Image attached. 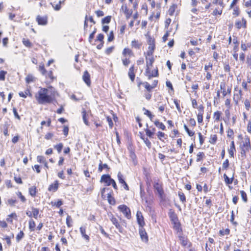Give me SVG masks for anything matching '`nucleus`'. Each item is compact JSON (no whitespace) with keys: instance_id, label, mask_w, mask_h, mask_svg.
I'll return each instance as SVG.
<instances>
[{"instance_id":"f257e3e1","label":"nucleus","mask_w":251,"mask_h":251,"mask_svg":"<svg viewBox=\"0 0 251 251\" xmlns=\"http://www.w3.org/2000/svg\"><path fill=\"white\" fill-rule=\"evenodd\" d=\"M57 92L53 91L49 94L48 89L40 88L35 94V98L39 104L44 105L52 103L56 101Z\"/></svg>"},{"instance_id":"f03ea898","label":"nucleus","mask_w":251,"mask_h":251,"mask_svg":"<svg viewBox=\"0 0 251 251\" xmlns=\"http://www.w3.org/2000/svg\"><path fill=\"white\" fill-rule=\"evenodd\" d=\"M158 84V80H154L151 84H150L147 81L139 82L138 83V87H139L141 85L145 88L143 91V96L147 100H150L152 96L153 90L156 88Z\"/></svg>"},{"instance_id":"7ed1b4c3","label":"nucleus","mask_w":251,"mask_h":251,"mask_svg":"<svg viewBox=\"0 0 251 251\" xmlns=\"http://www.w3.org/2000/svg\"><path fill=\"white\" fill-rule=\"evenodd\" d=\"M168 215L172 224L173 228L176 233H182L183 232L182 225L175 210L172 209H169Z\"/></svg>"},{"instance_id":"20e7f679","label":"nucleus","mask_w":251,"mask_h":251,"mask_svg":"<svg viewBox=\"0 0 251 251\" xmlns=\"http://www.w3.org/2000/svg\"><path fill=\"white\" fill-rule=\"evenodd\" d=\"M192 107L198 110L197 113V121L199 125H202L203 122V114L204 113V106L202 103L198 105V102L196 99L191 98Z\"/></svg>"},{"instance_id":"39448f33","label":"nucleus","mask_w":251,"mask_h":251,"mask_svg":"<svg viewBox=\"0 0 251 251\" xmlns=\"http://www.w3.org/2000/svg\"><path fill=\"white\" fill-rule=\"evenodd\" d=\"M110 220L118 230L119 232L124 233L125 232V228L126 227L127 223L125 220L122 219L121 217L118 219L114 215H112L110 218Z\"/></svg>"},{"instance_id":"423d86ee","label":"nucleus","mask_w":251,"mask_h":251,"mask_svg":"<svg viewBox=\"0 0 251 251\" xmlns=\"http://www.w3.org/2000/svg\"><path fill=\"white\" fill-rule=\"evenodd\" d=\"M241 156L243 159L246 158L247 153L251 151L250 138L248 136H245L243 143L240 145Z\"/></svg>"},{"instance_id":"0eeeda50","label":"nucleus","mask_w":251,"mask_h":251,"mask_svg":"<svg viewBox=\"0 0 251 251\" xmlns=\"http://www.w3.org/2000/svg\"><path fill=\"white\" fill-rule=\"evenodd\" d=\"M153 188L155 191L157 193L160 202H164L166 201V194L163 189V184L162 182H159L158 181L154 182L153 184Z\"/></svg>"},{"instance_id":"6e6552de","label":"nucleus","mask_w":251,"mask_h":251,"mask_svg":"<svg viewBox=\"0 0 251 251\" xmlns=\"http://www.w3.org/2000/svg\"><path fill=\"white\" fill-rule=\"evenodd\" d=\"M212 3L213 4H218L213 10L212 14L214 16H221L223 13V9L225 7V4L223 0H213Z\"/></svg>"},{"instance_id":"1a4fd4ad","label":"nucleus","mask_w":251,"mask_h":251,"mask_svg":"<svg viewBox=\"0 0 251 251\" xmlns=\"http://www.w3.org/2000/svg\"><path fill=\"white\" fill-rule=\"evenodd\" d=\"M147 39V42L149 45L148 50L146 52L147 55H151L154 53L155 49V39L148 33L146 35Z\"/></svg>"},{"instance_id":"9d476101","label":"nucleus","mask_w":251,"mask_h":251,"mask_svg":"<svg viewBox=\"0 0 251 251\" xmlns=\"http://www.w3.org/2000/svg\"><path fill=\"white\" fill-rule=\"evenodd\" d=\"M151 67L146 68L145 75L147 77L148 79H151L152 77H158L159 70L157 67H156L153 70H151Z\"/></svg>"},{"instance_id":"9b49d317","label":"nucleus","mask_w":251,"mask_h":251,"mask_svg":"<svg viewBox=\"0 0 251 251\" xmlns=\"http://www.w3.org/2000/svg\"><path fill=\"white\" fill-rule=\"evenodd\" d=\"M133 9L130 8L127 3H124L122 5L121 7V11H122L126 19L130 18L133 14Z\"/></svg>"},{"instance_id":"f8f14e48","label":"nucleus","mask_w":251,"mask_h":251,"mask_svg":"<svg viewBox=\"0 0 251 251\" xmlns=\"http://www.w3.org/2000/svg\"><path fill=\"white\" fill-rule=\"evenodd\" d=\"M118 209L123 213L124 216L127 219H131V212L130 208L125 204H121L118 206Z\"/></svg>"},{"instance_id":"ddd939ff","label":"nucleus","mask_w":251,"mask_h":251,"mask_svg":"<svg viewBox=\"0 0 251 251\" xmlns=\"http://www.w3.org/2000/svg\"><path fill=\"white\" fill-rule=\"evenodd\" d=\"M178 234V238L179 243L183 247L190 248L192 247V243L189 241L186 236L183 235V232L182 233Z\"/></svg>"},{"instance_id":"4468645a","label":"nucleus","mask_w":251,"mask_h":251,"mask_svg":"<svg viewBox=\"0 0 251 251\" xmlns=\"http://www.w3.org/2000/svg\"><path fill=\"white\" fill-rule=\"evenodd\" d=\"M39 212V208L32 206L30 207V210L27 209L26 211L25 214L30 219L34 218V219H37L38 217Z\"/></svg>"},{"instance_id":"2eb2a0df","label":"nucleus","mask_w":251,"mask_h":251,"mask_svg":"<svg viewBox=\"0 0 251 251\" xmlns=\"http://www.w3.org/2000/svg\"><path fill=\"white\" fill-rule=\"evenodd\" d=\"M220 87L221 93L224 97L227 95L230 96L231 93V87L226 86L225 82L223 81L220 83Z\"/></svg>"},{"instance_id":"dca6fc26","label":"nucleus","mask_w":251,"mask_h":251,"mask_svg":"<svg viewBox=\"0 0 251 251\" xmlns=\"http://www.w3.org/2000/svg\"><path fill=\"white\" fill-rule=\"evenodd\" d=\"M49 16L47 14L38 15L36 17V22L38 25L45 26L48 24Z\"/></svg>"},{"instance_id":"f3484780","label":"nucleus","mask_w":251,"mask_h":251,"mask_svg":"<svg viewBox=\"0 0 251 251\" xmlns=\"http://www.w3.org/2000/svg\"><path fill=\"white\" fill-rule=\"evenodd\" d=\"M234 90L235 92L233 94V99L235 103L238 104L239 101L242 99V91L237 86L234 87Z\"/></svg>"},{"instance_id":"a211bd4d","label":"nucleus","mask_w":251,"mask_h":251,"mask_svg":"<svg viewBox=\"0 0 251 251\" xmlns=\"http://www.w3.org/2000/svg\"><path fill=\"white\" fill-rule=\"evenodd\" d=\"M136 220L139 227H144L146 225L144 217L141 211H137L136 214Z\"/></svg>"},{"instance_id":"6ab92c4d","label":"nucleus","mask_w":251,"mask_h":251,"mask_svg":"<svg viewBox=\"0 0 251 251\" xmlns=\"http://www.w3.org/2000/svg\"><path fill=\"white\" fill-rule=\"evenodd\" d=\"M139 234L141 240L145 242L148 243L149 241V237L147 232L144 227H139Z\"/></svg>"},{"instance_id":"aec40b11","label":"nucleus","mask_w":251,"mask_h":251,"mask_svg":"<svg viewBox=\"0 0 251 251\" xmlns=\"http://www.w3.org/2000/svg\"><path fill=\"white\" fill-rule=\"evenodd\" d=\"M117 177L119 181V182L123 186L124 189L126 191L129 190V187L127 184V183L125 180V178L123 175L121 173V172H118L117 174Z\"/></svg>"},{"instance_id":"412c9836","label":"nucleus","mask_w":251,"mask_h":251,"mask_svg":"<svg viewBox=\"0 0 251 251\" xmlns=\"http://www.w3.org/2000/svg\"><path fill=\"white\" fill-rule=\"evenodd\" d=\"M235 26L238 29L242 28L245 29L247 27V20L244 17L242 18L241 20H237L235 23Z\"/></svg>"},{"instance_id":"4be33fe9","label":"nucleus","mask_w":251,"mask_h":251,"mask_svg":"<svg viewBox=\"0 0 251 251\" xmlns=\"http://www.w3.org/2000/svg\"><path fill=\"white\" fill-rule=\"evenodd\" d=\"M156 135L158 140L161 142L165 143L168 140V137L167 134L162 130H159L156 133Z\"/></svg>"},{"instance_id":"5701e85b","label":"nucleus","mask_w":251,"mask_h":251,"mask_svg":"<svg viewBox=\"0 0 251 251\" xmlns=\"http://www.w3.org/2000/svg\"><path fill=\"white\" fill-rule=\"evenodd\" d=\"M38 163L43 165L46 170L49 169V166L46 157L43 155H38L36 157Z\"/></svg>"},{"instance_id":"b1692460","label":"nucleus","mask_w":251,"mask_h":251,"mask_svg":"<svg viewBox=\"0 0 251 251\" xmlns=\"http://www.w3.org/2000/svg\"><path fill=\"white\" fill-rule=\"evenodd\" d=\"M137 71V69L135 68L134 65H131L129 68L128 76L132 82H133L135 80V74Z\"/></svg>"},{"instance_id":"393cba45","label":"nucleus","mask_w":251,"mask_h":251,"mask_svg":"<svg viewBox=\"0 0 251 251\" xmlns=\"http://www.w3.org/2000/svg\"><path fill=\"white\" fill-rule=\"evenodd\" d=\"M113 179L109 175L104 174L101 176L100 182L104 183L107 186H109Z\"/></svg>"},{"instance_id":"a878e982","label":"nucleus","mask_w":251,"mask_h":251,"mask_svg":"<svg viewBox=\"0 0 251 251\" xmlns=\"http://www.w3.org/2000/svg\"><path fill=\"white\" fill-rule=\"evenodd\" d=\"M89 21L90 22L92 23L94 25L96 24V22L94 21L92 16L88 17L87 15H86L85 17V21L84 23V30L85 34H86L90 30L88 29V21Z\"/></svg>"},{"instance_id":"bb28decb","label":"nucleus","mask_w":251,"mask_h":251,"mask_svg":"<svg viewBox=\"0 0 251 251\" xmlns=\"http://www.w3.org/2000/svg\"><path fill=\"white\" fill-rule=\"evenodd\" d=\"M146 58V68L151 67L155 61V58L153 56V53L151 55H147L146 52L145 53Z\"/></svg>"},{"instance_id":"cd10ccee","label":"nucleus","mask_w":251,"mask_h":251,"mask_svg":"<svg viewBox=\"0 0 251 251\" xmlns=\"http://www.w3.org/2000/svg\"><path fill=\"white\" fill-rule=\"evenodd\" d=\"M227 151L230 158H234L236 151L234 141H231L230 146L227 149Z\"/></svg>"},{"instance_id":"c85d7f7f","label":"nucleus","mask_w":251,"mask_h":251,"mask_svg":"<svg viewBox=\"0 0 251 251\" xmlns=\"http://www.w3.org/2000/svg\"><path fill=\"white\" fill-rule=\"evenodd\" d=\"M79 231L82 238L85 240L86 242L88 243L90 241V237L86 233V227L81 226L79 227Z\"/></svg>"},{"instance_id":"c756f323","label":"nucleus","mask_w":251,"mask_h":251,"mask_svg":"<svg viewBox=\"0 0 251 251\" xmlns=\"http://www.w3.org/2000/svg\"><path fill=\"white\" fill-rule=\"evenodd\" d=\"M104 35L102 33L99 34L96 39L95 41H99L100 44L97 46V49L98 50L101 49L104 46Z\"/></svg>"},{"instance_id":"7c9ffc66","label":"nucleus","mask_w":251,"mask_h":251,"mask_svg":"<svg viewBox=\"0 0 251 251\" xmlns=\"http://www.w3.org/2000/svg\"><path fill=\"white\" fill-rule=\"evenodd\" d=\"M213 119L215 123H218L223 119V113L221 111L216 110L213 114Z\"/></svg>"},{"instance_id":"2f4dec72","label":"nucleus","mask_w":251,"mask_h":251,"mask_svg":"<svg viewBox=\"0 0 251 251\" xmlns=\"http://www.w3.org/2000/svg\"><path fill=\"white\" fill-rule=\"evenodd\" d=\"M196 155V161L202 163L206 158L205 153L204 151H199L195 153Z\"/></svg>"},{"instance_id":"473e14b6","label":"nucleus","mask_w":251,"mask_h":251,"mask_svg":"<svg viewBox=\"0 0 251 251\" xmlns=\"http://www.w3.org/2000/svg\"><path fill=\"white\" fill-rule=\"evenodd\" d=\"M18 220V215L15 212H12L8 214L6 218V220L8 223L10 224H13V221H17Z\"/></svg>"},{"instance_id":"72a5a7b5","label":"nucleus","mask_w":251,"mask_h":251,"mask_svg":"<svg viewBox=\"0 0 251 251\" xmlns=\"http://www.w3.org/2000/svg\"><path fill=\"white\" fill-rule=\"evenodd\" d=\"M59 186V181L56 180L49 186L48 190L50 192H55L58 189Z\"/></svg>"},{"instance_id":"f704fd0d","label":"nucleus","mask_w":251,"mask_h":251,"mask_svg":"<svg viewBox=\"0 0 251 251\" xmlns=\"http://www.w3.org/2000/svg\"><path fill=\"white\" fill-rule=\"evenodd\" d=\"M191 12L196 14H198L199 13L201 14L202 16L203 17V18L207 17V15H203V14L206 12V11H205L204 7H203L202 6H199L198 7V8H193L191 9Z\"/></svg>"},{"instance_id":"c9c22d12","label":"nucleus","mask_w":251,"mask_h":251,"mask_svg":"<svg viewBox=\"0 0 251 251\" xmlns=\"http://www.w3.org/2000/svg\"><path fill=\"white\" fill-rule=\"evenodd\" d=\"M152 122L153 123L154 126L158 129L162 131L166 130V126L164 125L163 123L160 122L159 119H156L155 120L152 121Z\"/></svg>"},{"instance_id":"e433bc0d","label":"nucleus","mask_w":251,"mask_h":251,"mask_svg":"<svg viewBox=\"0 0 251 251\" xmlns=\"http://www.w3.org/2000/svg\"><path fill=\"white\" fill-rule=\"evenodd\" d=\"M82 79L88 86H91V81L90 78V75L87 70L84 71L83 73Z\"/></svg>"},{"instance_id":"4c0bfd02","label":"nucleus","mask_w":251,"mask_h":251,"mask_svg":"<svg viewBox=\"0 0 251 251\" xmlns=\"http://www.w3.org/2000/svg\"><path fill=\"white\" fill-rule=\"evenodd\" d=\"M142 46V43L138 40L133 39L131 42V47L135 50H140Z\"/></svg>"},{"instance_id":"58836bf2","label":"nucleus","mask_w":251,"mask_h":251,"mask_svg":"<svg viewBox=\"0 0 251 251\" xmlns=\"http://www.w3.org/2000/svg\"><path fill=\"white\" fill-rule=\"evenodd\" d=\"M233 52H238L239 47V41L236 36H233L231 44Z\"/></svg>"},{"instance_id":"ea45409f","label":"nucleus","mask_w":251,"mask_h":251,"mask_svg":"<svg viewBox=\"0 0 251 251\" xmlns=\"http://www.w3.org/2000/svg\"><path fill=\"white\" fill-rule=\"evenodd\" d=\"M122 55L124 57H131L133 56L134 54L133 50L131 49L128 47H126L123 49L122 51Z\"/></svg>"},{"instance_id":"a19ab883","label":"nucleus","mask_w":251,"mask_h":251,"mask_svg":"<svg viewBox=\"0 0 251 251\" xmlns=\"http://www.w3.org/2000/svg\"><path fill=\"white\" fill-rule=\"evenodd\" d=\"M139 136L140 138L143 140L146 146L150 149L151 148V143L147 137H145L142 132H139Z\"/></svg>"},{"instance_id":"79ce46f5","label":"nucleus","mask_w":251,"mask_h":251,"mask_svg":"<svg viewBox=\"0 0 251 251\" xmlns=\"http://www.w3.org/2000/svg\"><path fill=\"white\" fill-rule=\"evenodd\" d=\"M151 128H149L147 127L145 129V131L146 132V135L150 138H153L154 135H155L156 128L154 127H151Z\"/></svg>"},{"instance_id":"37998d69","label":"nucleus","mask_w":251,"mask_h":251,"mask_svg":"<svg viewBox=\"0 0 251 251\" xmlns=\"http://www.w3.org/2000/svg\"><path fill=\"white\" fill-rule=\"evenodd\" d=\"M126 29V23H122V24L118 26V35L121 37L123 36Z\"/></svg>"},{"instance_id":"c03bdc74","label":"nucleus","mask_w":251,"mask_h":251,"mask_svg":"<svg viewBox=\"0 0 251 251\" xmlns=\"http://www.w3.org/2000/svg\"><path fill=\"white\" fill-rule=\"evenodd\" d=\"M234 172L232 174V176L231 178L228 177L226 174H224L223 175V177L224 178V181L226 185L229 186L234 181Z\"/></svg>"},{"instance_id":"a18cd8bd","label":"nucleus","mask_w":251,"mask_h":251,"mask_svg":"<svg viewBox=\"0 0 251 251\" xmlns=\"http://www.w3.org/2000/svg\"><path fill=\"white\" fill-rule=\"evenodd\" d=\"M103 169H106L107 172H109L110 171V168L107 164H103L102 161L100 160L98 171L100 173L101 172Z\"/></svg>"},{"instance_id":"49530a36","label":"nucleus","mask_w":251,"mask_h":251,"mask_svg":"<svg viewBox=\"0 0 251 251\" xmlns=\"http://www.w3.org/2000/svg\"><path fill=\"white\" fill-rule=\"evenodd\" d=\"M156 107L158 108V112L162 114L165 110L167 109V105L165 103L158 102L157 104Z\"/></svg>"},{"instance_id":"de8ad7c7","label":"nucleus","mask_w":251,"mask_h":251,"mask_svg":"<svg viewBox=\"0 0 251 251\" xmlns=\"http://www.w3.org/2000/svg\"><path fill=\"white\" fill-rule=\"evenodd\" d=\"M36 223L33 219H30L28 221V229L30 232L36 231Z\"/></svg>"},{"instance_id":"09e8293b","label":"nucleus","mask_w":251,"mask_h":251,"mask_svg":"<svg viewBox=\"0 0 251 251\" xmlns=\"http://www.w3.org/2000/svg\"><path fill=\"white\" fill-rule=\"evenodd\" d=\"M65 0H59L58 3L55 4V2H51V4L53 7L54 10L55 11H58L61 8V4H64Z\"/></svg>"},{"instance_id":"8fccbe9b","label":"nucleus","mask_w":251,"mask_h":251,"mask_svg":"<svg viewBox=\"0 0 251 251\" xmlns=\"http://www.w3.org/2000/svg\"><path fill=\"white\" fill-rule=\"evenodd\" d=\"M37 192L38 190L35 186H32L28 188V193L33 198H35L36 196Z\"/></svg>"},{"instance_id":"3c124183","label":"nucleus","mask_w":251,"mask_h":251,"mask_svg":"<svg viewBox=\"0 0 251 251\" xmlns=\"http://www.w3.org/2000/svg\"><path fill=\"white\" fill-rule=\"evenodd\" d=\"M19 95L20 97L23 98H26L27 96L30 97H31L32 96V95L30 92V90L28 88L26 89L24 92L22 91L20 92L19 93Z\"/></svg>"},{"instance_id":"603ef678","label":"nucleus","mask_w":251,"mask_h":251,"mask_svg":"<svg viewBox=\"0 0 251 251\" xmlns=\"http://www.w3.org/2000/svg\"><path fill=\"white\" fill-rule=\"evenodd\" d=\"M218 141V136L216 134H212L210 135L209 137L208 142L213 145H214L216 144Z\"/></svg>"},{"instance_id":"864d4df0","label":"nucleus","mask_w":251,"mask_h":251,"mask_svg":"<svg viewBox=\"0 0 251 251\" xmlns=\"http://www.w3.org/2000/svg\"><path fill=\"white\" fill-rule=\"evenodd\" d=\"M227 138L234 141V132L233 129L230 127H228L226 131Z\"/></svg>"},{"instance_id":"5fc2aeb1","label":"nucleus","mask_w":251,"mask_h":251,"mask_svg":"<svg viewBox=\"0 0 251 251\" xmlns=\"http://www.w3.org/2000/svg\"><path fill=\"white\" fill-rule=\"evenodd\" d=\"M142 110L144 111V114L147 116L152 122L153 121L152 120L154 117V115L152 114L151 111L146 109L145 107H143Z\"/></svg>"},{"instance_id":"6e6d98bb","label":"nucleus","mask_w":251,"mask_h":251,"mask_svg":"<svg viewBox=\"0 0 251 251\" xmlns=\"http://www.w3.org/2000/svg\"><path fill=\"white\" fill-rule=\"evenodd\" d=\"M173 100L178 112L179 113H181L182 112L183 106H181L180 105V100L176 98L174 99Z\"/></svg>"},{"instance_id":"4d7b16f0","label":"nucleus","mask_w":251,"mask_h":251,"mask_svg":"<svg viewBox=\"0 0 251 251\" xmlns=\"http://www.w3.org/2000/svg\"><path fill=\"white\" fill-rule=\"evenodd\" d=\"M107 198L108 202L109 204L112 205H115L116 204V200L111 193L108 194Z\"/></svg>"},{"instance_id":"13d9d810","label":"nucleus","mask_w":251,"mask_h":251,"mask_svg":"<svg viewBox=\"0 0 251 251\" xmlns=\"http://www.w3.org/2000/svg\"><path fill=\"white\" fill-rule=\"evenodd\" d=\"M178 196L179 198L180 201L182 203H185L186 202V196H185L184 193L181 190L178 191Z\"/></svg>"},{"instance_id":"bf43d9fd","label":"nucleus","mask_w":251,"mask_h":251,"mask_svg":"<svg viewBox=\"0 0 251 251\" xmlns=\"http://www.w3.org/2000/svg\"><path fill=\"white\" fill-rule=\"evenodd\" d=\"M183 127L185 131L186 132L187 134L189 137H193L195 135V131L193 130L190 129L186 124L183 125Z\"/></svg>"},{"instance_id":"052dcab7","label":"nucleus","mask_w":251,"mask_h":251,"mask_svg":"<svg viewBox=\"0 0 251 251\" xmlns=\"http://www.w3.org/2000/svg\"><path fill=\"white\" fill-rule=\"evenodd\" d=\"M22 43L23 45L26 48H30L32 47V44L30 41L27 38H23Z\"/></svg>"},{"instance_id":"680f3d73","label":"nucleus","mask_w":251,"mask_h":251,"mask_svg":"<svg viewBox=\"0 0 251 251\" xmlns=\"http://www.w3.org/2000/svg\"><path fill=\"white\" fill-rule=\"evenodd\" d=\"M129 157L131 159L132 162L134 165H136L138 163L135 151L129 152Z\"/></svg>"},{"instance_id":"e2e57ef3","label":"nucleus","mask_w":251,"mask_h":251,"mask_svg":"<svg viewBox=\"0 0 251 251\" xmlns=\"http://www.w3.org/2000/svg\"><path fill=\"white\" fill-rule=\"evenodd\" d=\"M204 199H206L205 201V206L210 208L212 206V201L211 198H208L206 196L203 197Z\"/></svg>"},{"instance_id":"0e129e2a","label":"nucleus","mask_w":251,"mask_h":251,"mask_svg":"<svg viewBox=\"0 0 251 251\" xmlns=\"http://www.w3.org/2000/svg\"><path fill=\"white\" fill-rule=\"evenodd\" d=\"M73 219L70 215H68L66 217V223L68 227H71L73 226Z\"/></svg>"},{"instance_id":"69168bd1","label":"nucleus","mask_w":251,"mask_h":251,"mask_svg":"<svg viewBox=\"0 0 251 251\" xmlns=\"http://www.w3.org/2000/svg\"><path fill=\"white\" fill-rule=\"evenodd\" d=\"M230 230L229 228H227L225 229H222L219 230V234L220 236H224L225 235H228L230 234Z\"/></svg>"},{"instance_id":"338daca9","label":"nucleus","mask_w":251,"mask_h":251,"mask_svg":"<svg viewBox=\"0 0 251 251\" xmlns=\"http://www.w3.org/2000/svg\"><path fill=\"white\" fill-rule=\"evenodd\" d=\"M177 8V5L176 4H173L170 6L169 10H168V14L170 16H173L174 14V13Z\"/></svg>"},{"instance_id":"774afa93","label":"nucleus","mask_w":251,"mask_h":251,"mask_svg":"<svg viewBox=\"0 0 251 251\" xmlns=\"http://www.w3.org/2000/svg\"><path fill=\"white\" fill-rule=\"evenodd\" d=\"M111 19L112 16L108 15L101 19V23L102 25L108 24L110 23Z\"/></svg>"}]
</instances>
